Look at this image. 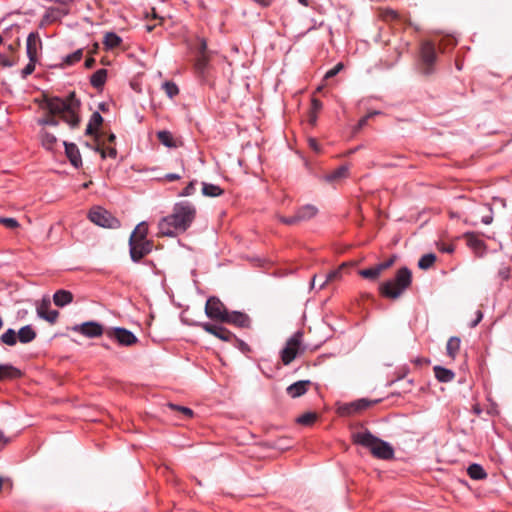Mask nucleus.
<instances>
[{
  "mask_svg": "<svg viewBox=\"0 0 512 512\" xmlns=\"http://www.w3.org/2000/svg\"><path fill=\"white\" fill-rule=\"evenodd\" d=\"M223 192V189L218 185L202 182V194L206 197H219Z\"/></svg>",
  "mask_w": 512,
  "mask_h": 512,
  "instance_id": "obj_24",
  "label": "nucleus"
},
{
  "mask_svg": "<svg viewBox=\"0 0 512 512\" xmlns=\"http://www.w3.org/2000/svg\"><path fill=\"white\" fill-rule=\"evenodd\" d=\"M44 108L48 110L49 115L39 119V125L57 126L59 121L55 118L56 115L60 116L71 128H76L80 123V101L76 99L74 93H71L66 98H46Z\"/></svg>",
  "mask_w": 512,
  "mask_h": 512,
  "instance_id": "obj_1",
  "label": "nucleus"
},
{
  "mask_svg": "<svg viewBox=\"0 0 512 512\" xmlns=\"http://www.w3.org/2000/svg\"><path fill=\"white\" fill-rule=\"evenodd\" d=\"M322 108V103L320 100L313 98L311 101V112H318Z\"/></svg>",
  "mask_w": 512,
  "mask_h": 512,
  "instance_id": "obj_53",
  "label": "nucleus"
},
{
  "mask_svg": "<svg viewBox=\"0 0 512 512\" xmlns=\"http://www.w3.org/2000/svg\"><path fill=\"white\" fill-rule=\"evenodd\" d=\"M434 373L436 379L443 383L450 382L455 377V373L452 370L444 368L442 366H435Z\"/></svg>",
  "mask_w": 512,
  "mask_h": 512,
  "instance_id": "obj_20",
  "label": "nucleus"
},
{
  "mask_svg": "<svg viewBox=\"0 0 512 512\" xmlns=\"http://www.w3.org/2000/svg\"><path fill=\"white\" fill-rule=\"evenodd\" d=\"M195 217L196 207L192 203L178 202L174 205L172 213L159 221V234L168 237L182 234L192 225Z\"/></svg>",
  "mask_w": 512,
  "mask_h": 512,
  "instance_id": "obj_2",
  "label": "nucleus"
},
{
  "mask_svg": "<svg viewBox=\"0 0 512 512\" xmlns=\"http://www.w3.org/2000/svg\"><path fill=\"white\" fill-rule=\"evenodd\" d=\"M91 148L99 152L103 159L106 157L115 158L117 155V150L114 147L103 148L99 143H97L95 146H91Z\"/></svg>",
  "mask_w": 512,
  "mask_h": 512,
  "instance_id": "obj_38",
  "label": "nucleus"
},
{
  "mask_svg": "<svg viewBox=\"0 0 512 512\" xmlns=\"http://www.w3.org/2000/svg\"><path fill=\"white\" fill-rule=\"evenodd\" d=\"M303 333L296 331L288 340L280 351V358L284 365H289L300 353L304 351L302 345Z\"/></svg>",
  "mask_w": 512,
  "mask_h": 512,
  "instance_id": "obj_5",
  "label": "nucleus"
},
{
  "mask_svg": "<svg viewBox=\"0 0 512 512\" xmlns=\"http://www.w3.org/2000/svg\"><path fill=\"white\" fill-rule=\"evenodd\" d=\"M164 179L166 181L172 182V181H177V180L181 179V176L176 173H168L164 176Z\"/></svg>",
  "mask_w": 512,
  "mask_h": 512,
  "instance_id": "obj_56",
  "label": "nucleus"
},
{
  "mask_svg": "<svg viewBox=\"0 0 512 512\" xmlns=\"http://www.w3.org/2000/svg\"><path fill=\"white\" fill-rule=\"evenodd\" d=\"M460 344H461L460 338L455 337V336L450 337L448 339L447 345H446L447 355L449 357H451L452 359H455L457 353L460 350Z\"/></svg>",
  "mask_w": 512,
  "mask_h": 512,
  "instance_id": "obj_28",
  "label": "nucleus"
},
{
  "mask_svg": "<svg viewBox=\"0 0 512 512\" xmlns=\"http://www.w3.org/2000/svg\"><path fill=\"white\" fill-rule=\"evenodd\" d=\"M378 114V112H372V113H369L368 115L362 117L359 121H358V124L356 126V130H360L362 129L364 126H366L367 122H368V119L373 116V115H376Z\"/></svg>",
  "mask_w": 512,
  "mask_h": 512,
  "instance_id": "obj_51",
  "label": "nucleus"
},
{
  "mask_svg": "<svg viewBox=\"0 0 512 512\" xmlns=\"http://www.w3.org/2000/svg\"><path fill=\"white\" fill-rule=\"evenodd\" d=\"M222 323H228L240 328L250 326V318L247 314L240 311H228Z\"/></svg>",
  "mask_w": 512,
  "mask_h": 512,
  "instance_id": "obj_13",
  "label": "nucleus"
},
{
  "mask_svg": "<svg viewBox=\"0 0 512 512\" xmlns=\"http://www.w3.org/2000/svg\"><path fill=\"white\" fill-rule=\"evenodd\" d=\"M74 330L88 338L99 337L103 334L102 325L94 321L85 322L79 326H76Z\"/></svg>",
  "mask_w": 512,
  "mask_h": 512,
  "instance_id": "obj_14",
  "label": "nucleus"
},
{
  "mask_svg": "<svg viewBox=\"0 0 512 512\" xmlns=\"http://www.w3.org/2000/svg\"><path fill=\"white\" fill-rule=\"evenodd\" d=\"M41 142L43 147H45L47 150H54L55 146L57 145V138L55 135L47 131H42Z\"/></svg>",
  "mask_w": 512,
  "mask_h": 512,
  "instance_id": "obj_30",
  "label": "nucleus"
},
{
  "mask_svg": "<svg viewBox=\"0 0 512 512\" xmlns=\"http://www.w3.org/2000/svg\"><path fill=\"white\" fill-rule=\"evenodd\" d=\"M299 222L310 220L318 213V209L311 204L304 205L295 212Z\"/></svg>",
  "mask_w": 512,
  "mask_h": 512,
  "instance_id": "obj_18",
  "label": "nucleus"
},
{
  "mask_svg": "<svg viewBox=\"0 0 512 512\" xmlns=\"http://www.w3.org/2000/svg\"><path fill=\"white\" fill-rule=\"evenodd\" d=\"M9 442V439L4 435V433L0 430V449L5 447V445Z\"/></svg>",
  "mask_w": 512,
  "mask_h": 512,
  "instance_id": "obj_57",
  "label": "nucleus"
},
{
  "mask_svg": "<svg viewBox=\"0 0 512 512\" xmlns=\"http://www.w3.org/2000/svg\"><path fill=\"white\" fill-rule=\"evenodd\" d=\"M42 49V41L37 32H31L26 40V54L29 60L38 61L39 52Z\"/></svg>",
  "mask_w": 512,
  "mask_h": 512,
  "instance_id": "obj_12",
  "label": "nucleus"
},
{
  "mask_svg": "<svg viewBox=\"0 0 512 512\" xmlns=\"http://www.w3.org/2000/svg\"><path fill=\"white\" fill-rule=\"evenodd\" d=\"M82 56H83L82 49H78V50L74 51L73 53L67 55L64 58V63L66 65H73V64L79 62L81 60Z\"/></svg>",
  "mask_w": 512,
  "mask_h": 512,
  "instance_id": "obj_40",
  "label": "nucleus"
},
{
  "mask_svg": "<svg viewBox=\"0 0 512 512\" xmlns=\"http://www.w3.org/2000/svg\"><path fill=\"white\" fill-rule=\"evenodd\" d=\"M0 224L9 229H16L19 227L18 221L15 218L10 217H0Z\"/></svg>",
  "mask_w": 512,
  "mask_h": 512,
  "instance_id": "obj_43",
  "label": "nucleus"
},
{
  "mask_svg": "<svg viewBox=\"0 0 512 512\" xmlns=\"http://www.w3.org/2000/svg\"><path fill=\"white\" fill-rule=\"evenodd\" d=\"M467 473H468L469 477L474 480H482L487 477V473L485 472L483 467L476 463L469 465V467L467 469Z\"/></svg>",
  "mask_w": 512,
  "mask_h": 512,
  "instance_id": "obj_27",
  "label": "nucleus"
},
{
  "mask_svg": "<svg viewBox=\"0 0 512 512\" xmlns=\"http://www.w3.org/2000/svg\"><path fill=\"white\" fill-rule=\"evenodd\" d=\"M196 180H192L183 190L179 193L180 197L191 196L195 193L196 190Z\"/></svg>",
  "mask_w": 512,
  "mask_h": 512,
  "instance_id": "obj_45",
  "label": "nucleus"
},
{
  "mask_svg": "<svg viewBox=\"0 0 512 512\" xmlns=\"http://www.w3.org/2000/svg\"><path fill=\"white\" fill-rule=\"evenodd\" d=\"M316 121H317V112H311V111H310V114H309V123H310L311 125H315Z\"/></svg>",
  "mask_w": 512,
  "mask_h": 512,
  "instance_id": "obj_60",
  "label": "nucleus"
},
{
  "mask_svg": "<svg viewBox=\"0 0 512 512\" xmlns=\"http://www.w3.org/2000/svg\"><path fill=\"white\" fill-rule=\"evenodd\" d=\"M14 62L3 54H0V67H12Z\"/></svg>",
  "mask_w": 512,
  "mask_h": 512,
  "instance_id": "obj_52",
  "label": "nucleus"
},
{
  "mask_svg": "<svg viewBox=\"0 0 512 512\" xmlns=\"http://www.w3.org/2000/svg\"><path fill=\"white\" fill-rule=\"evenodd\" d=\"M342 68H343V64L338 63L336 66H334L332 69L328 70L325 73V78L329 79V78L336 76L342 70Z\"/></svg>",
  "mask_w": 512,
  "mask_h": 512,
  "instance_id": "obj_48",
  "label": "nucleus"
},
{
  "mask_svg": "<svg viewBox=\"0 0 512 512\" xmlns=\"http://www.w3.org/2000/svg\"><path fill=\"white\" fill-rule=\"evenodd\" d=\"M228 309L217 297H209L205 305V313L208 318L222 322Z\"/></svg>",
  "mask_w": 512,
  "mask_h": 512,
  "instance_id": "obj_9",
  "label": "nucleus"
},
{
  "mask_svg": "<svg viewBox=\"0 0 512 512\" xmlns=\"http://www.w3.org/2000/svg\"><path fill=\"white\" fill-rule=\"evenodd\" d=\"M147 234H148V225L146 224V222H141L133 230L132 234L130 235L129 241H133V239L134 240H148Z\"/></svg>",
  "mask_w": 512,
  "mask_h": 512,
  "instance_id": "obj_25",
  "label": "nucleus"
},
{
  "mask_svg": "<svg viewBox=\"0 0 512 512\" xmlns=\"http://www.w3.org/2000/svg\"><path fill=\"white\" fill-rule=\"evenodd\" d=\"M316 419L315 413H305L297 418V422L302 425H310L312 424Z\"/></svg>",
  "mask_w": 512,
  "mask_h": 512,
  "instance_id": "obj_42",
  "label": "nucleus"
},
{
  "mask_svg": "<svg viewBox=\"0 0 512 512\" xmlns=\"http://www.w3.org/2000/svg\"><path fill=\"white\" fill-rule=\"evenodd\" d=\"M54 304L58 307H64L73 301V294L67 290H58L53 295Z\"/></svg>",
  "mask_w": 512,
  "mask_h": 512,
  "instance_id": "obj_19",
  "label": "nucleus"
},
{
  "mask_svg": "<svg viewBox=\"0 0 512 512\" xmlns=\"http://www.w3.org/2000/svg\"><path fill=\"white\" fill-rule=\"evenodd\" d=\"M122 39L114 32H108L104 36L103 44L107 49H113L120 45Z\"/></svg>",
  "mask_w": 512,
  "mask_h": 512,
  "instance_id": "obj_29",
  "label": "nucleus"
},
{
  "mask_svg": "<svg viewBox=\"0 0 512 512\" xmlns=\"http://www.w3.org/2000/svg\"><path fill=\"white\" fill-rule=\"evenodd\" d=\"M349 173V168L346 165H342L332 171L331 173L325 175L324 179L326 182L333 183L339 179L346 178Z\"/></svg>",
  "mask_w": 512,
  "mask_h": 512,
  "instance_id": "obj_21",
  "label": "nucleus"
},
{
  "mask_svg": "<svg viewBox=\"0 0 512 512\" xmlns=\"http://www.w3.org/2000/svg\"><path fill=\"white\" fill-rule=\"evenodd\" d=\"M20 375V371L10 364H0V380Z\"/></svg>",
  "mask_w": 512,
  "mask_h": 512,
  "instance_id": "obj_31",
  "label": "nucleus"
},
{
  "mask_svg": "<svg viewBox=\"0 0 512 512\" xmlns=\"http://www.w3.org/2000/svg\"><path fill=\"white\" fill-rule=\"evenodd\" d=\"M492 220H493V218L490 215L482 217V223H484L485 225L491 224Z\"/></svg>",
  "mask_w": 512,
  "mask_h": 512,
  "instance_id": "obj_62",
  "label": "nucleus"
},
{
  "mask_svg": "<svg viewBox=\"0 0 512 512\" xmlns=\"http://www.w3.org/2000/svg\"><path fill=\"white\" fill-rule=\"evenodd\" d=\"M103 118L99 112H94L89 120V123L86 127L85 133L86 135H93L95 134L96 130L99 128V126L102 124Z\"/></svg>",
  "mask_w": 512,
  "mask_h": 512,
  "instance_id": "obj_23",
  "label": "nucleus"
},
{
  "mask_svg": "<svg viewBox=\"0 0 512 512\" xmlns=\"http://www.w3.org/2000/svg\"><path fill=\"white\" fill-rule=\"evenodd\" d=\"M106 336L115 340L121 346H132L138 341L134 333L121 327H114L107 330Z\"/></svg>",
  "mask_w": 512,
  "mask_h": 512,
  "instance_id": "obj_8",
  "label": "nucleus"
},
{
  "mask_svg": "<svg viewBox=\"0 0 512 512\" xmlns=\"http://www.w3.org/2000/svg\"><path fill=\"white\" fill-rule=\"evenodd\" d=\"M421 60L423 64L426 66L424 72L426 74L431 73L432 66L436 62L437 54L435 46L432 42L426 41L421 45L420 49Z\"/></svg>",
  "mask_w": 512,
  "mask_h": 512,
  "instance_id": "obj_11",
  "label": "nucleus"
},
{
  "mask_svg": "<svg viewBox=\"0 0 512 512\" xmlns=\"http://www.w3.org/2000/svg\"><path fill=\"white\" fill-rule=\"evenodd\" d=\"M439 250L442 251V252H445V253H453L454 252V245L452 244H446V243H442L440 246H439Z\"/></svg>",
  "mask_w": 512,
  "mask_h": 512,
  "instance_id": "obj_55",
  "label": "nucleus"
},
{
  "mask_svg": "<svg viewBox=\"0 0 512 512\" xmlns=\"http://www.w3.org/2000/svg\"><path fill=\"white\" fill-rule=\"evenodd\" d=\"M359 274L363 278L370 279V280H376L381 275V271L378 268V266L375 265L374 267L360 270Z\"/></svg>",
  "mask_w": 512,
  "mask_h": 512,
  "instance_id": "obj_37",
  "label": "nucleus"
},
{
  "mask_svg": "<svg viewBox=\"0 0 512 512\" xmlns=\"http://www.w3.org/2000/svg\"><path fill=\"white\" fill-rule=\"evenodd\" d=\"M310 385V380H300L289 385L286 389V392L291 398H298L308 391V387Z\"/></svg>",
  "mask_w": 512,
  "mask_h": 512,
  "instance_id": "obj_16",
  "label": "nucleus"
},
{
  "mask_svg": "<svg viewBox=\"0 0 512 512\" xmlns=\"http://www.w3.org/2000/svg\"><path fill=\"white\" fill-rule=\"evenodd\" d=\"M499 275L502 279L507 280L510 276L509 270L507 268H503L499 271Z\"/></svg>",
  "mask_w": 512,
  "mask_h": 512,
  "instance_id": "obj_59",
  "label": "nucleus"
},
{
  "mask_svg": "<svg viewBox=\"0 0 512 512\" xmlns=\"http://www.w3.org/2000/svg\"><path fill=\"white\" fill-rule=\"evenodd\" d=\"M466 238L468 245L473 249H481L483 247V241L479 239L475 234L467 233Z\"/></svg>",
  "mask_w": 512,
  "mask_h": 512,
  "instance_id": "obj_41",
  "label": "nucleus"
},
{
  "mask_svg": "<svg viewBox=\"0 0 512 512\" xmlns=\"http://www.w3.org/2000/svg\"><path fill=\"white\" fill-rule=\"evenodd\" d=\"M412 283V273L407 267L400 268L393 279L380 284L381 296L388 299H398Z\"/></svg>",
  "mask_w": 512,
  "mask_h": 512,
  "instance_id": "obj_4",
  "label": "nucleus"
},
{
  "mask_svg": "<svg viewBox=\"0 0 512 512\" xmlns=\"http://www.w3.org/2000/svg\"><path fill=\"white\" fill-rule=\"evenodd\" d=\"M352 440L355 444L369 449L376 458L388 460L394 456V449L388 442L379 439L366 429L354 432Z\"/></svg>",
  "mask_w": 512,
  "mask_h": 512,
  "instance_id": "obj_3",
  "label": "nucleus"
},
{
  "mask_svg": "<svg viewBox=\"0 0 512 512\" xmlns=\"http://www.w3.org/2000/svg\"><path fill=\"white\" fill-rule=\"evenodd\" d=\"M316 280H317V276H316V275H314V276L312 277V280H311V288H314V287H315Z\"/></svg>",
  "mask_w": 512,
  "mask_h": 512,
  "instance_id": "obj_64",
  "label": "nucleus"
},
{
  "mask_svg": "<svg viewBox=\"0 0 512 512\" xmlns=\"http://www.w3.org/2000/svg\"><path fill=\"white\" fill-rule=\"evenodd\" d=\"M88 218L94 224L104 228H117L120 226L119 221L111 215L110 212L101 208L94 207L90 210Z\"/></svg>",
  "mask_w": 512,
  "mask_h": 512,
  "instance_id": "obj_6",
  "label": "nucleus"
},
{
  "mask_svg": "<svg viewBox=\"0 0 512 512\" xmlns=\"http://www.w3.org/2000/svg\"><path fill=\"white\" fill-rule=\"evenodd\" d=\"M157 138L160 141V143L166 147H176V142L173 138V135L169 131L163 130L157 132Z\"/></svg>",
  "mask_w": 512,
  "mask_h": 512,
  "instance_id": "obj_32",
  "label": "nucleus"
},
{
  "mask_svg": "<svg viewBox=\"0 0 512 512\" xmlns=\"http://www.w3.org/2000/svg\"><path fill=\"white\" fill-rule=\"evenodd\" d=\"M107 79V70L99 69L94 72L90 78V83L94 88H101Z\"/></svg>",
  "mask_w": 512,
  "mask_h": 512,
  "instance_id": "obj_26",
  "label": "nucleus"
},
{
  "mask_svg": "<svg viewBox=\"0 0 512 512\" xmlns=\"http://www.w3.org/2000/svg\"><path fill=\"white\" fill-rule=\"evenodd\" d=\"M94 64H95V60H94V58H88V59H86V61H85V66H86L87 68H92V67L94 66Z\"/></svg>",
  "mask_w": 512,
  "mask_h": 512,
  "instance_id": "obj_61",
  "label": "nucleus"
},
{
  "mask_svg": "<svg viewBox=\"0 0 512 512\" xmlns=\"http://www.w3.org/2000/svg\"><path fill=\"white\" fill-rule=\"evenodd\" d=\"M342 278V267H339L338 269H335L331 272H329L324 280L322 281V284L319 285V289H323L329 282H333L336 280H340Z\"/></svg>",
  "mask_w": 512,
  "mask_h": 512,
  "instance_id": "obj_35",
  "label": "nucleus"
},
{
  "mask_svg": "<svg viewBox=\"0 0 512 512\" xmlns=\"http://www.w3.org/2000/svg\"><path fill=\"white\" fill-rule=\"evenodd\" d=\"M0 340L3 344L14 346L17 343L18 336L14 329L9 328L1 335Z\"/></svg>",
  "mask_w": 512,
  "mask_h": 512,
  "instance_id": "obj_34",
  "label": "nucleus"
},
{
  "mask_svg": "<svg viewBox=\"0 0 512 512\" xmlns=\"http://www.w3.org/2000/svg\"><path fill=\"white\" fill-rule=\"evenodd\" d=\"M206 67H208V59H206L205 56H202L197 60L196 68L200 73L203 74L205 72Z\"/></svg>",
  "mask_w": 512,
  "mask_h": 512,
  "instance_id": "obj_47",
  "label": "nucleus"
},
{
  "mask_svg": "<svg viewBox=\"0 0 512 512\" xmlns=\"http://www.w3.org/2000/svg\"><path fill=\"white\" fill-rule=\"evenodd\" d=\"M38 61H31L21 70V77L26 79L29 75H31L35 71L36 63Z\"/></svg>",
  "mask_w": 512,
  "mask_h": 512,
  "instance_id": "obj_44",
  "label": "nucleus"
},
{
  "mask_svg": "<svg viewBox=\"0 0 512 512\" xmlns=\"http://www.w3.org/2000/svg\"><path fill=\"white\" fill-rule=\"evenodd\" d=\"M394 261H395V256L391 257L390 259H388L384 262L377 264V266L382 273L384 270L390 268L393 265Z\"/></svg>",
  "mask_w": 512,
  "mask_h": 512,
  "instance_id": "obj_50",
  "label": "nucleus"
},
{
  "mask_svg": "<svg viewBox=\"0 0 512 512\" xmlns=\"http://www.w3.org/2000/svg\"><path fill=\"white\" fill-rule=\"evenodd\" d=\"M37 314L40 318L48 321L49 323H55L58 318V311L50 309V302L43 301L37 307Z\"/></svg>",
  "mask_w": 512,
  "mask_h": 512,
  "instance_id": "obj_15",
  "label": "nucleus"
},
{
  "mask_svg": "<svg viewBox=\"0 0 512 512\" xmlns=\"http://www.w3.org/2000/svg\"><path fill=\"white\" fill-rule=\"evenodd\" d=\"M200 327L206 331L207 333L214 335L215 337L219 338L222 341L225 342H233L238 341V338L228 329H226L223 326L211 324V323H201Z\"/></svg>",
  "mask_w": 512,
  "mask_h": 512,
  "instance_id": "obj_10",
  "label": "nucleus"
},
{
  "mask_svg": "<svg viewBox=\"0 0 512 512\" xmlns=\"http://www.w3.org/2000/svg\"><path fill=\"white\" fill-rule=\"evenodd\" d=\"M309 146L316 152L320 151L319 144L315 139H309Z\"/></svg>",
  "mask_w": 512,
  "mask_h": 512,
  "instance_id": "obj_58",
  "label": "nucleus"
},
{
  "mask_svg": "<svg viewBox=\"0 0 512 512\" xmlns=\"http://www.w3.org/2000/svg\"><path fill=\"white\" fill-rule=\"evenodd\" d=\"M17 336H18V340L21 343L26 344V343H30L31 341H33L36 338V332L34 331L32 326L26 325L19 330V332L17 333Z\"/></svg>",
  "mask_w": 512,
  "mask_h": 512,
  "instance_id": "obj_22",
  "label": "nucleus"
},
{
  "mask_svg": "<svg viewBox=\"0 0 512 512\" xmlns=\"http://www.w3.org/2000/svg\"><path fill=\"white\" fill-rule=\"evenodd\" d=\"M153 249L151 240H134L129 241V252L133 262H139L146 255L150 254Z\"/></svg>",
  "mask_w": 512,
  "mask_h": 512,
  "instance_id": "obj_7",
  "label": "nucleus"
},
{
  "mask_svg": "<svg viewBox=\"0 0 512 512\" xmlns=\"http://www.w3.org/2000/svg\"><path fill=\"white\" fill-rule=\"evenodd\" d=\"M280 221L286 225H294L299 223L296 213L293 216L289 217L282 216L280 217Z\"/></svg>",
  "mask_w": 512,
  "mask_h": 512,
  "instance_id": "obj_49",
  "label": "nucleus"
},
{
  "mask_svg": "<svg viewBox=\"0 0 512 512\" xmlns=\"http://www.w3.org/2000/svg\"><path fill=\"white\" fill-rule=\"evenodd\" d=\"M436 261V256L433 253L424 254L418 261L420 269H429Z\"/></svg>",
  "mask_w": 512,
  "mask_h": 512,
  "instance_id": "obj_36",
  "label": "nucleus"
},
{
  "mask_svg": "<svg viewBox=\"0 0 512 512\" xmlns=\"http://www.w3.org/2000/svg\"><path fill=\"white\" fill-rule=\"evenodd\" d=\"M162 88L169 98H174L179 93L178 86L172 81H166L162 84Z\"/></svg>",
  "mask_w": 512,
  "mask_h": 512,
  "instance_id": "obj_39",
  "label": "nucleus"
},
{
  "mask_svg": "<svg viewBox=\"0 0 512 512\" xmlns=\"http://www.w3.org/2000/svg\"><path fill=\"white\" fill-rule=\"evenodd\" d=\"M378 401H369L367 399H359L355 402H352L351 404L348 405L347 407V410L350 412L351 410L352 411H361V410H365L367 409L368 407H370L372 404L374 403H377Z\"/></svg>",
  "mask_w": 512,
  "mask_h": 512,
  "instance_id": "obj_33",
  "label": "nucleus"
},
{
  "mask_svg": "<svg viewBox=\"0 0 512 512\" xmlns=\"http://www.w3.org/2000/svg\"><path fill=\"white\" fill-rule=\"evenodd\" d=\"M65 152L71 164L78 168L82 165V159L78 147L74 143L63 142Z\"/></svg>",
  "mask_w": 512,
  "mask_h": 512,
  "instance_id": "obj_17",
  "label": "nucleus"
},
{
  "mask_svg": "<svg viewBox=\"0 0 512 512\" xmlns=\"http://www.w3.org/2000/svg\"><path fill=\"white\" fill-rule=\"evenodd\" d=\"M262 6H269L273 0H254Z\"/></svg>",
  "mask_w": 512,
  "mask_h": 512,
  "instance_id": "obj_63",
  "label": "nucleus"
},
{
  "mask_svg": "<svg viewBox=\"0 0 512 512\" xmlns=\"http://www.w3.org/2000/svg\"><path fill=\"white\" fill-rule=\"evenodd\" d=\"M483 319V313L481 310H477L476 311V318H474V320L470 323V327L471 328H474L476 327L480 321Z\"/></svg>",
  "mask_w": 512,
  "mask_h": 512,
  "instance_id": "obj_54",
  "label": "nucleus"
},
{
  "mask_svg": "<svg viewBox=\"0 0 512 512\" xmlns=\"http://www.w3.org/2000/svg\"><path fill=\"white\" fill-rule=\"evenodd\" d=\"M168 406L173 410L180 411L186 418H191L193 416V411L188 407L179 406L173 403H169Z\"/></svg>",
  "mask_w": 512,
  "mask_h": 512,
  "instance_id": "obj_46",
  "label": "nucleus"
}]
</instances>
